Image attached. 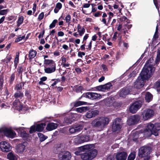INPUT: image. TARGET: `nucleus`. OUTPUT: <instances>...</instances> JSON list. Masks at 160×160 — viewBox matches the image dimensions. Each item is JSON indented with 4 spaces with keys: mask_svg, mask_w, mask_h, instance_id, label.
Masks as SVG:
<instances>
[{
    "mask_svg": "<svg viewBox=\"0 0 160 160\" xmlns=\"http://www.w3.org/2000/svg\"><path fill=\"white\" fill-rule=\"evenodd\" d=\"M94 145L92 144H87L84 146L80 147L78 148V150L81 151H83V152H89L94 149L92 148H93Z\"/></svg>",
    "mask_w": 160,
    "mask_h": 160,
    "instance_id": "obj_19",
    "label": "nucleus"
},
{
    "mask_svg": "<svg viewBox=\"0 0 160 160\" xmlns=\"http://www.w3.org/2000/svg\"><path fill=\"white\" fill-rule=\"evenodd\" d=\"M82 112H85L88 111L90 109V107L89 106L82 107Z\"/></svg>",
    "mask_w": 160,
    "mask_h": 160,
    "instance_id": "obj_55",
    "label": "nucleus"
},
{
    "mask_svg": "<svg viewBox=\"0 0 160 160\" xmlns=\"http://www.w3.org/2000/svg\"><path fill=\"white\" fill-rule=\"evenodd\" d=\"M128 154L125 152H122L118 153L115 156L117 160H126Z\"/></svg>",
    "mask_w": 160,
    "mask_h": 160,
    "instance_id": "obj_20",
    "label": "nucleus"
},
{
    "mask_svg": "<svg viewBox=\"0 0 160 160\" xmlns=\"http://www.w3.org/2000/svg\"><path fill=\"white\" fill-rule=\"evenodd\" d=\"M160 130V124L155 123L154 124L148 123L146 128L144 131V135L147 137H150L152 135L157 136L158 135L159 131Z\"/></svg>",
    "mask_w": 160,
    "mask_h": 160,
    "instance_id": "obj_1",
    "label": "nucleus"
},
{
    "mask_svg": "<svg viewBox=\"0 0 160 160\" xmlns=\"http://www.w3.org/2000/svg\"><path fill=\"white\" fill-rule=\"evenodd\" d=\"M106 160H115L113 156L112 155H110L107 157Z\"/></svg>",
    "mask_w": 160,
    "mask_h": 160,
    "instance_id": "obj_64",
    "label": "nucleus"
},
{
    "mask_svg": "<svg viewBox=\"0 0 160 160\" xmlns=\"http://www.w3.org/2000/svg\"><path fill=\"white\" fill-rule=\"evenodd\" d=\"M84 90L83 87L82 86H79L76 88L75 89V92L77 93H79L81 92L82 90Z\"/></svg>",
    "mask_w": 160,
    "mask_h": 160,
    "instance_id": "obj_52",
    "label": "nucleus"
},
{
    "mask_svg": "<svg viewBox=\"0 0 160 160\" xmlns=\"http://www.w3.org/2000/svg\"><path fill=\"white\" fill-rule=\"evenodd\" d=\"M58 124L52 122H49L47 124L46 129L48 131L54 130L57 128Z\"/></svg>",
    "mask_w": 160,
    "mask_h": 160,
    "instance_id": "obj_21",
    "label": "nucleus"
},
{
    "mask_svg": "<svg viewBox=\"0 0 160 160\" xmlns=\"http://www.w3.org/2000/svg\"><path fill=\"white\" fill-rule=\"evenodd\" d=\"M122 126L119 121L118 118H117L113 122L112 125V128L113 132H115L117 131H120Z\"/></svg>",
    "mask_w": 160,
    "mask_h": 160,
    "instance_id": "obj_16",
    "label": "nucleus"
},
{
    "mask_svg": "<svg viewBox=\"0 0 160 160\" xmlns=\"http://www.w3.org/2000/svg\"><path fill=\"white\" fill-rule=\"evenodd\" d=\"M62 144L61 143L57 144L56 146L54 148V152L56 153H60V152H63L62 151Z\"/></svg>",
    "mask_w": 160,
    "mask_h": 160,
    "instance_id": "obj_31",
    "label": "nucleus"
},
{
    "mask_svg": "<svg viewBox=\"0 0 160 160\" xmlns=\"http://www.w3.org/2000/svg\"><path fill=\"white\" fill-rule=\"evenodd\" d=\"M82 152H83V151H81L78 149V150L77 151L75 152V154L77 155H80V157L81 158V154H82L83 153Z\"/></svg>",
    "mask_w": 160,
    "mask_h": 160,
    "instance_id": "obj_61",
    "label": "nucleus"
},
{
    "mask_svg": "<svg viewBox=\"0 0 160 160\" xmlns=\"http://www.w3.org/2000/svg\"><path fill=\"white\" fill-rule=\"evenodd\" d=\"M155 86L157 91H160V79L158 80L156 82Z\"/></svg>",
    "mask_w": 160,
    "mask_h": 160,
    "instance_id": "obj_49",
    "label": "nucleus"
},
{
    "mask_svg": "<svg viewBox=\"0 0 160 160\" xmlns=\"http://www.w3.org/2000/svg\"><path fill=\"white\" fill-rule=\"evenodd\" d=\"M58 21L57 19L54 20L52 23L50 25L49 27L50 29L52 28L55 27L56 24L58 22Z\"/></svg>",
    "mask_w": 160,
    "mask_h": 160,
    "instance_id": "obj_48",
    "label": "nucleus"
},
{
    "mask_svg": "<svg viewBox=\"0 0 160 160\" xmlns=\"http://www.w3.org/2000/svg\"><path fill=\"white\" fill-rule=\"evenodd\" d=\"M76 132H78L81 131L83 128V125L80 124H77L74 125Z\"/></svg>",
    "mask_w": 160,
    "mask_h": 160,
    "instance_id": "obj_35",
    "label": "nucleus"
},
{
    "mask_svg": "<svg viewBox=\"0 0 160 160\" xmlns=\"http://www.w3.org/2000/svg\"><path fill=\"white\" fill-rule=\"evenodd\" d=\"M51 67L46 68L45 67L44 71L47 73H51L55 72L56 70V65H52Z\"/></svg>",
    "mask_w": 160,
    "mask_h": 160,
    "instance_id": "obj_25",
    "label": "nucleus"
},
{
    "mask_svg": "<svg viewBox=\"0 0 160 160\" xmlns=\"http://www.w3.org/2000/svg\"><path fill=\"white\" fill-rule=\"evenodd\" d=\"M112 85L110 82H108L104 85H102L103 91L106 90H108L110 89V87L112 86Z\"/></svg>",
    "mask_w": 160,
    "mask_h": 160,
    "instance_id": "obj_40",
    "label": "nucleus"
},
{
    "mask_svg": "<svg viewBox=\"0 0 160 160\" xmlns=\"http://www.w3.org/2000/svg\"><path fill=\"white\" fill-rule=\"evenodd\" d=\"M3 133L7 137L11 138H13L16 135V133L13 130L8 128H0V138Z\"/></svg>",
    "mask_w": 160,
    "mask_h": 160,
    "instance_id": "obj_6",
    "label": "nucleus"
},
{
    "mask_svg": "<svg viewBox=\"0 0 160 160\" xmlns=\"http://www.w3.org/2000/svg\"><path fill=\"white\" fill-rule=\"evenodd\" d=\"M143 102V101L142 100H138L134 102L129 108L130 112L132 113H136L141 107Z\"/></svg>",
    "mask_w": 160,
    "mask_h": 160,
    "instance_id": "obj_8",
    "label": "nucleus"
},
{
    "mask_svg": "<svg viewBox=\"0 0 160 160\" xmlns=\"http://www.w3.org/2000/svg\"><path fill=\"white\" fill-rule=\"evenodd\" d=\"M28 143L25 142L22 143L18 144L16 146V150L18 153H22L26 149V147L27 146Z\"/></svg>",
    "mask_w": 160,
    "mask_h": 160,
    "instance_id": "obj_14",
    "label": "nucleus"
},
{
    "mask_svg": "<svg viewBox=\"0 0 160 160\" xmlns=\"http://www.w3.org/2000/svg\"><path fill=\"white\" fill-rule=\"evenodd\" d=\"M36 131H37L36 126L34 125L32 126L30 128V130L29 131V132L31 134L35 132Z\"/></svg>",
    "mask_w": 160,
    "mask_h": 160,
    "instance_id": "obj_51",
    "label": "nucleus"
},
{
    "mask_svg": "<svg viewBox=\"0 0 160 160\" xmlns=\"http://www.w3.org/2000/svg\"><path fill=\"white\" fill-rule=\"evenodd\" d=\"M135 158V152H132L128 156L127 160H134Z\"/></svg>",
    "mask_w": 160,
    "mask_h": 160,
    "instance_id": "obj_47",
    "label": "nucleus"
},
{
    "mask_svg": "<svg viewBox=\"0 0 160 160\" xmlns=\"http://www.w3.org/2000/svg\"><path fill=\"white\" fill-rule=\"evenodd\" d=\"M71 17L69 14H68L65 18L66 22H69L71 20Z\"/></svg>",
    "mask_w": 160,
    "mask_h": 160,
    "instance_id": "obj_58",
    "label": "nucleus"
},
{
    "mask_svg": "<svg viewBox=\"0 0 160 160\" xmlns=\"http://www.w3.org/2000/svg\"><path fill=\"white\" fill-rule=\"evenodd\" d=\"M82 140L79 135L74 139V142L76 144H78L83 143Z\"/></svg>",
    "mask_w": 160,
    "mask_h": 160,
    "instance_id": "obj_42",
    "label": "nucleus"
},
{
    "mask_svg": "<svg viewBox=\"0 0 160 160\" xmlns=\"http://www.w3.org/2000/svg\"><path fill=\"white\" fill-rule=\"evenodd\" d=\"M45 123H41L38 124L36 125V131L38 132L42 131L44 128V127L46 126Z\"/></svg>",
    "mask_w": 160,
    "mask_h": 160,
    "instance_id": "obj_27",
    "label": "nucleus"
},
{
    "mask_svg": "<svg viewBox=\"0 0 160 160\" xmlns=\"http://www.w3.org/2000/svg\"><path fill=\"white\" fill-rule=\"evenodd\" d=\"M25 96L28 100H30L31 99L32 96L30 94V91L28 90L25 91Z\"/></svg>",
    "mask_w": 160,
    "mask_h": 160,
    "instance_id": "obj_45",
    "label": "nucleus"
},
{
    "mask_svg": "<svg viewBox=\"0 0 160 160\" xmlns=\"http://www.w3.org/2000/svg\"><path fill=\"white\" fill-rule=\"evenodd\" d=\"M24 18L23 16H21L18 17L17 22V26L19 27L23 22Z\"/></svg>",
    "mask_w": 160,
    "mask_h": 160,
    "instance_id": "obj_43",
    "label": "nucleus"
},
{
    "mask_svg": "<svg viewBox=\"0 0 160 160\" xmlns=\"http://www.w3.org/2000/svg\"><path fill=\"white\" fill-rule=\"evenodd\" d=\"M24 128L20 127L18 129L17 131L18 133H20V136L23 139H27L29 137V134L26 132V131L24 130Z\"/></svg>",
    "mask_w": 160,
    "mask_h": 160,
    "instance_id": "obj_18",
    "label": "nucleus"
},
{
    "mask_svg": "<svg viewBox=\"0 0 160 160\" xmlns=\"http://www.w3.org/2000/svg\"><path fill=\"white\" fill-rule=\"evenodd\" d=\"M87 103H88L86 102L77 100L72 102L71 104L73 105V107H77L81 105H86Z\"/></svg>",
    "mask_w": 160,
    "mask_h": 160,
    "instance_id": "obj_26",
    "label": "nucleus"
},
{
    "mask_svg": "<svg viewBox=\"0 0 160 160\" xmlns=\"http://www.w3.org/2000/svg\"><path fill=\"white\" fill-rule=\"evenodd\" d=\"M8 11L9 10L8 9L1 10H0V15H4L6 14Z\"/></svg>",
    "mask_w": 160,
    "mask_h": 160,
    "instance_id": "obj_53",
    "label": "nucleus"
},
{
    "mask_svg": "<svg viewBox=\"0 0 160 160\" xmlns=\"http://www.w3.org/2000/svg\"><path fill=\"white\" fill-rule=\"evenodd\" d=\"M132 136L133 137V138L132 139L133 141H137L139 137L138 133V132L134 133L133 134Z\"/></svg>",
    "mask_w": 160,
    "mask_h": 160,
    "instance_id": "obj_50",
    "label": "nucleus"
},
{
    "mask_svg": "<svg viewBox=\"0 0 160 160\" xmlns=\"http://www.w3.org/2000/svg\"><path fill=\"white\" fill-rule=\"evenodd\" d=\"M15 78V74L14 73H12L10 77L8 82L9 85H12Z\"/></svg>",
    "mask_w": 160,
    "mask_h": 160,
    "instance_id": "obj_44",
    "label": "nucleus"
},
{
    "mask_svg": "<svg viewBox=\"0 0 160 160\" xmlns=\"http://www.w3.org/2000/svg\"><path fill=\"white\" fill-rule=\"evenodd\" d=\"M109 118L107 117L98 118L92 122L91 125L93 128L97 129V131H100L103 130L104 127L109 123Z\"/></svg>",
    "mask_w": 160,
    "mask_h": 160,
    "instance_id": "obj_2",
    "label": "nucleus"
},
{
    "mask_svg": "<svg viewBox=\"0 0 160 160\" xmlns=\"http://www.w3.org/2000/svg\"><path fill=\"white\" fill-rule=\"evenodd\" d=\"M15 90L17 91H20L22 90V86L21 83L17 84L15 87Z\"/></svg>",
    "mask_w": 160,
    "mask_h": 160,
    "instance_id": "obj_46",
    "label": "nucleus"
},
{
    "mask_svg": "<svg viewBox=\"0 0 160 160\" xmlns=\"http://www.w3.org/2000/svg\"><path fill=\"white\" fill-rule=\"evenodd\" d=\"M4 81V76L3 75H0V93H1V91L2 89Z\"/></svg>",
    "mask_w": 160,
    "mask_h": 160,
    "instance_id": "obj_41",
    "label": "nucleus"
},
{
    "mask_svg": "<svg viewBox=\"0 0 160 160\" xmlns=\"http://www.w3.org/2000/svg\"><path fill=\"white\" fill-rule=\"evenodd\" d=\"M101 67L102 68L103 71H105V72L108 71V68L106 65L104 64H102L101 65Z\"/></svg>",
    "mask_w": 160,
    "mask_h": 160,
    "instance_id": "obj_59",
    "label": "nucleus"
},
{
    "mask_svg": "<svg viewBox=\"0 0 160 160\" xmlns=\"http://www.w3.org/2000/svg\"><path fill=\"white\" fill-rule=\"evenodd\" d=\"M80 135L83 142H88L91 139L89 135Z\"/></svg>",
    "mask_w": 160,
    "mask_h": 160,
    "instance_id": "obj_33",
    "label": "nucleus"
},
{
    "mask_svg": "<svg viewBox=\"0 0 160 160\" xmlns=\"http://www.w3.org/2000/svg\"><path fill=\"white\" fill-rule=\"evenodd\" d=\"M140 119V117L138 115L136 114L130 117L127 120V124L129 126L136 124L138 122Z\"/></svg>",
    "mask_w": 160,
    "mask_h": 160,
    "instance_id": "obj_9",
    "label": "nucleus"
},
{
    "mask_svg": "<svg viewBox=\"0 0 160 160\" xmlns=\"http://www.w3.org/2000/svg\"><path fill=\"white\" fill-rule=\"evenodd\" d=\"M160 62V47L158 48L157 52V57L155 60L156 64H158Z\"/></svg>",
    "mask_w": 160,
    "mask_h": 160,
    "instance_id": "obj_37",
    "label": "nucleus"
},
{
    "mask_svg": "<svg viewBox=\"0 0 160 160\" xmlns=\"http://www.w3.org/2000/svg\"><path fill=\"white\" fill-rule=\"evenodd\" d=\"M78 117L77 114L70 113L64 118L63 123L64 125L71 124L77 119Z\"/></svg>",
    "mask_w": 160,
    "mask_h": 160,
    "instance_id": "obj_7",
    "label": "nucleus"
},
{
    "mask_svg": "<svg viewBox=\"0 0 160 160\" xmlns=\"http://www.w3.org/2000/svg\"><path fill=\"white\" fill-rule=\"evenodd\" d=\"M38 135L39 138V140L41 142H42L44 141L48 138V136H46L40 132L38 133Z\"/></svg>",
    "mask_w": 160,
    "mask_h": 160,
    "instance_id": "obj_39",
    "label": "nucleus"
},
{
    "mask_svg": "<svg viewBox=\"0 0 160 160\" xmlns=\"http://www.w3.org/2000/svg\"><path fill=\"white\" fill-rule=\"evenodd\" d=\"M145 100L147 102H149L153 98L152 95L149 92H147L145 95Z\"/></svg>",
    "mask_w": 160,
    "mask_h": 160,
    "instance_id": "obj_32",
    "label": "nucleus"
},
{
    "mask_svg": "<svg viewBox=\"0 0 160 160\" xmlns=\"http://www.w3.org/2000/svg\"><path fill=\"white\" fill-rule=\"evenodd\" d=\"M130 93V91L128 88H123L120 90L119 93L120 97H124Z\"/></svg>",
    "mask_w": 160,
    "mask_h": 160,
    "instance_id": "obj_24",
    "label": "nucleus"
},
{
    "mask_svg": "<svg viewBox=\"0 0 160 160\" xmlns=\"http://www.w3.org/2000/svg\"><path fill=\"white\" fill-rule=\"evenodd\" d=\"M146 80L141 79L138 77L136 81L134 82V87L135 88L140 89L142 88L145 84Z\"/></svg>",
    "mask_w": 160,
    "mask_h": 160,
    "instance_id": "obj_15",
    "label": "nucleus"
},
{
    "mask_svg": "<svg viewBox=\"0 0 160 160\" xmlns=\"http://www.w3.org/2000/svg\"><path fill=\"white\" fill-rule=\"evenodd\" d=\"M78 31L80 36H82L85 32V29L83 27L82 28L81 26L78 24L77 26Z\"/></svg>",
    "mask_w": 160,
    "mask_h": 160,
    "instance_id": "obj_36",
    "label": "nucleus"
},
{
    "mask_svg": "<svg viewBox=\"0 0 160 160\" xmlns=\"http://www.w3.org/2000/svg\"><path fill=\"white\" fill-rule=\"evenodd\" d=\"M151 150L152 148L150 147H142L139 150L138 156L141 158H144L143 160H149L150 158L149 155Z\"/></svg>",
    "mask_w": 160,
    "mask_h": 160,
    "instance_id": "obj_3",
    "label": "nucleus"
},
{
    "mask_svg": "<svg viewBox=\"0 0 160 160\" xmlns=\"http://www.w3.org/2000/svg\"><path fill=\"white\" fill-rule=\"evenodd\" d=\"M26 68L22 65H19L17 68V71L18 75H20L21 77L22 76V72L25 71Z\"/></svg>",
    "mask_w": 160,
    "mask_h": 160,
    "instance_id": "obj_28",
    "label": "nucleus"
},
{
    "mask_svg": "<svg viewBox=\"0 0 160 160\" xmlns=\"http://www.w3.org/2000/svg\"><path fill=\"white\" fill-rule=\"evenodd\" d=\"M103 102L105 105L107 107H111L112 106L115 107L117 103L112 98H105L103 100Z\"/></svg>",
    "mask_w": 160,
    "mask_h": 160,
    "instance_id": "obj_17",
    "label": "nucleus"
},
{
    "mask_svg": "<svg viewBox=\"0 0 160 160\" xmlns=\"http://www.w3.org/2000/svg\"><path fill=\"white\" fill-rule=\"evenodd\" d=\"M7 157L9 160H17L16 156L12 152H10L8 154Z\"/></svg>",
    "mask_w": 160,
    "mask_h": 160,
    "instance_id": "obj_38",
    "label": "nucleus"
},
{
    "mask_svg": "<svg viewBox=\"0 0 160 160\" xmlns=\"http://www.w3.org/2000/svg\"><path fill=\"white\" fill-rule=\"evenodd\" d=\"M37 52L33 49L30 50L28 54L29 59L31 60L34 58L36 55Z\"/></svg>",
    "mask_w": 160,
    "mask_h": 160,
    "instance_id": "obj_30",
    "label": "nucleus"
},
{
    "mask_svg": "<svg viewBox=\"0 0 160 160\" xmlns=\"http://www.w3.org/2000/svg\"><path fill=\"white\" fill-rule=\"evenodd\" d=\"M98 153V151L94 149L89 152H85L81 154V158L83 160H92L94 158Z\"/></svg>",
    "mask_w": 160,
    "mask_h": 160,
    "instance_id": "obj_5",
    "label": "nucleus"
},
{
    "mask_svg": "<svg viewBox=\"0 0 160 160\" xmlns=\"http://www.w3.org/2000/svg\"><path fill=\"white\" fill-rule=\"evenodd\" d=\"M24 96V95L22 91H16L14 94L13 97L15 99H22Z\"/></svg>",
    "mask_w": 160,
    "mask_h": 160,
    "instance_id": "obj_29",
    "label": "nucleus"
},
{
    "mask_svg": "<svg viewBox=\"0 0 160 160\" xmlns=\"http://www.w3.org/2000/svg\"><path fill=\"white\" fill-rule=\"evenodd\" d=\"M86 98L92 100H98L101 98L102 96L100 94L92 92H88L86 93Z\"/></svg>",
    "mask_w": 160,
    "mask_h": 160,
    "instance_id": "obj_10",
    "label": "nucleus"
},
{
    "mask_svg": "<svg viewBox=\"0 0 160 160\" xmlns=\"http://www.w3.org/2000/svg\"><path fill=\"white\" fill-rule=\"evenodd\" d=\"M59 160H70L71 158V153L67 151H64L59 154Z\"/></svg>",
    "mask_w": 160,
    "mask_h": 160,
    "instance_id": "obj_12",
    "label": "nucleus"
},
{
    "mask_svg": "<svg viewBox=\"0 0 160 160\" xmlns=\"http://www.w3.org/2000/svg\"><path fill=\"white\" fill-rule=\"evenodd\" d=\"M69 130L70 133H71L72 134L76 133L74 125H73L72 127H71L69 128Z\"/></svg>",
    "mask_w": 160,
    "mask_h": 160,
    "instance_id": "obj_54",
    "label": "nucleus"
},
{
    "mask_svg": "<svg viewBox=\"0 0 160 160\" xmlns=\"http://www.w3.org/2000/svg\"><path fill=\"white\" fill-rule=\"evenodd\" d=\"M85 55V53L83 52L79 51L78 53V56L81 58H82V56Z\"/></svg>",
    "mask_w": 160,
    "mask_h": 160,
    "instance_id": "obj_62",
    "label": "nucleus"
},
{
    "mask_svg": "<svg viewBox=\"0 0 160 160\" xmlns=\"http://www.w3.org/2000/svg\"><path fill=\"white\" fill-rule=\"evenodd\" d=\"M20 100L18 99H15L13 102V106L19 111H22L23 109V105L21 104Z\"/></svg>",
    "mask_w": 160,
    "mask_h": 160,
    "instance_id": "obj_23",
    "label": "nucleus"
},
{
    "mask_svg": "<svg viewBox=\"0 0 160 160\" xmlns=\"http://www.w3.org/2000/svg\"><path fill=\"white\" fill-rule=\"evenodd\" d=\"M62 5L60 2H58L56 4V7L59 9H60L62 8Z\"/></svg>",
    "mask_w": 160,
    "mask_h": 160,
    "instance_id": "obj_63",
    "label": "nucleus"
},
{
    "mask_svg": "<svg viewBox=\"0 0 160 160\" xmlns=\"http://www.w3.org/2000/svg\"><path fill=\"white\" fill-rule=\"evenodd\" d=\"M127 19V18L125 16H123L118 18V22H122L123 21H125Z\"/></svg>",
    "mask_w": 160,
    "mask_h": 160,
    "instance_id": "obj_57",
    "label": "nucleus"
},
{
    "mask_svg": "<svg viewBox=\"0 0 160 160\" xmlns=\"http://www.w3.org/2000/svg\"><path fill=\"white\" fill-rule=\"evenodd\" d=\"M154 113V111L152 109H147L145 110L142 113L143 118L144 120H147L152 117Z\"/></svg>",
    "mask_w": 160,
    "mask_h": 160,
    "instance_id": "obj_11",
    "label": "nucleus"
},
{
    "mask_svg": "<svg viewBox=\"0 0 160 160\" xmlns=\"http://www.w3.org/2000/svg\"><path fill=\"white\" fill-rule=\"evenodd\" d=\"M98 113L97 110H89L87 112L85 116L88 118H91L95 117Z\"/></svg>",
    "mask_w": 160,
    "mask_h": 160,
    "instance_id": "obj_22",
    "label": "nucleus"
},
{
    "mask_svg": "<svg viewBox=\"0 0 160 160\" xmlns=\"http://www.w3.org/2000/svg\"><path fill=\"white\" fill-rule=\"evenodd\" d=\"M44 13L43 12H42L39 14L38 18V20L41 21L43 18L44 16Z\"/></svg>",
    "mask_w": 160,
    "mask_h": 160,
    "instance_id": "obj_56",
    "label": "nucleus"
},
{
    "mask_svg": "<svg viewBox=\"0 0 160 160\" xmlns=\"http://www.w3.org/2000/svg\"><path fill=\"white\" fill-rule=\"evenodd\" d=\"M44 64L45 65H50L51 66H52V65H56L55 62L52 59H45Z\"/></svg>",
    "mask_w": 160,
    "mask_h": 160,
    "instance_id": "obj_34",
    "label": "nucleus"
},
{
    "mask_svg": "<svg viewBox=\"0 0 160 160\" xmlns=\"http://www.w3.org/2000/svg\"><path fill=\"white\" fill-rule=\"evenodd\" d=\"M0 148L2 151L6 152H9L11 149L10 144L6 141L0 143Z\"/></svg>",
    "mask_w": 160,
    "mask_h": 160,
    "instance_id": "obj_13",
    "label": "nucleus"
},
{
    "mask_svg": "<svg viewBox=\"0 0 160 160\" xmlns=\"http://www.w3.org/2000/svg\"><path fill=\"white\" fill-rule=\"evenodd\" d=\"M155 70L154 68L151 65H149L147 68H143L140 74V77L141 79L146 81L148 80L151 77L150 74L153 72Z\"/></svg>",
    "mask_w": 160,
    "mask_h": 160,
    "instance_id": "obj_4",
    "label": "nucleus"
},
{
    "mask_svg": "<svg viewBox=\"0 0 160 160\" xmlns=\"http://www.w3.org/2000/svg\"><path fill=\"white\" fill-rule=\"evenodd\" d=\"M11 57L6 58L5 59L3 60V62H5L6 63L8 64L9 62L11 59Z\"/></svg>",
    "mask_w": 160,
    "mask_h": 160,
    "instance_id": "obj_60",
    "label": "nucleus"
}]
</instances>
